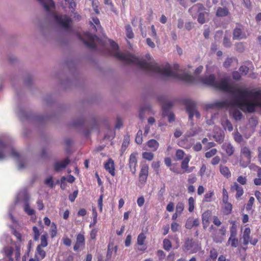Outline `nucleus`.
Listing matches in <instances>:
<instances>
[{
    "label": "nucleus",
    "mask_w": 261,
    "mask_h": 261,
    "mask_svg": "<svg viewBox=\"0 0 261 261\" xmlns=\"http://www.w3.org/2000/svg\"><path fill=\"white\" fill-rule=\"evenodd\" d=\"M214 195V192H209L208 193H206L204 195V198L206 201L207 202H210L211 201L212 197Z\"/></svg>",
    "instance_id": "nucleus-62"
},
{
    "label": "nucleus",
    "mask_w": 261,
    "mask_h": 261,
    "mask_svg": "<svg viewBox=\"0 0 261 261\" xmlns=\"http://www.w3.org/2000/svg\"><path fill=\"white\" fill-rule=\"evenodd\" d=\"M24 211L30 216L33 215L35 214L34 210L30 208L28 203L25 204L24 206Z\"/></svg>",
    "instance_id": "nucleus-55"
},
{
    "label": "nucleus",
    "mask_w": 261,
    "mask_h": 261,
    "mask_svg": "<svg viewBox=\"0 0 261 261\" xmlns=\"http://www.w3.org/2000/svg\"><path fill=\"white\" fill-rule=\"evenodd\" d=\"M261 96V91H253L247 89L238 91V95L228 102H232L233 105L228 106L224 108L229 109L230 115L236 121H240L242 118V113L236 107L244 112L253 113L257 107H261V101L256 100Z\"/></svg>",
    "instance_id": "nucleus-2"
},
{
    "label": "nucleus",
    "mask_w": 261,
    "mask_h": 261,
    "mask_svg": "<svg viewBox=\"0 0 261 261\" xmlns=\"http://www.w3.org/2000/svg\"><path fill=\"white\" fill-rule=\"evenodd\" d=\"M220 158L219 156L216 155L212 159V160L211 161V164L213 165H218L220 163Z\"/></svg>",
    "instance_id": "nucleus-63"
},
{
    "label": "nucleus",
    "mask_w": 261,
    "mask_h": 261,
    "mask_svg": "<svg viewBox=\"0 0 261 261\" xmlns=\"http://www.w3.org/2000/svg\"><path fill=\"white\" fill-rule=\"evenodd\" d=\"M48 234L46 232L41 236V243L38 245L41 247H45L47 246Z\"/></svg>",
    "instance_id": "nucleus-30"
},
{
    "label": "nucleus",
    "mask_w": 261,
    "mask_h": 261,
    "mask_svg": "<svg viewBox=\"0 0 261 261\" xmlns=\"http://www.w3.org/2000/svg\"><path fill=\"white\" fill-rule=\"evenodd\" d=\"M148 170H149V167L147 165H144L142 166L140 174H142L143 175L147 176L148 175Z\"/></svg>",
    "instance_id": "nucleus-45"
},
{
    "label": "nucleus",
    "mask_w": 261,
    "mask_h": 261,
    "mask_svg": "<svg viewBox=\"0 0 261 261\" xmlns=\"http://www.w3.org/2000/svg\"><path fill=\"white\" fill-rule=\"evenodd\" d=\"M86 35L87 38L89 39L90 41H84V44L89 48L95 49L96 48V45L94 43V40L96 38V36L89 33H87Z\"/></svg>",
    "instance_id": "nucleus-19"
},
{
    "label": "nucleus",
    "mask_w": 261,
    "mask_h": 261,
    "mask_svg": "<svg viewBox=\"0 0 261 261\" xmlns=\"http://www.w3.org/2000/svg\"><path fill=\"white\" fill-rule=\"evenodd\" d=\"M115 56L126 64L137 65L148 74H158L167 77L180 78L181 80L189 83H192L194 81V77L190 74L183 73L179 75L177 72L172 71L169 65L165 67H161L154 62H148L145 60H140L129 53H117Z\"/></svg>",
    "instance_id": "nucleus-1"
},
{
    "label": "nucleus",
    "mask_w": 261,
    "mask_h": 261,
    "mask_svg": "<svg viewBox=\"0 0 261 261\" xmlns=\"http://www.w3.org/2000/svg\"><path fill=\"white\" fill-rule=\"evenodd\" d=\"M4 252L7 257H10L12 255L14 249L12 247L6 246L3 248Z\"/></svg>",
    "instance_id": "nucleus-35"
},
{
    "label": "nucleus",
    "mask_w": 261,
    "mask_h": 261,
    "mask_svg": "<svg viewBox=\"0 0 261 261\" xmlns=\"http://www.w3.org/2000/svg\"><path fill=\"white\" fill-rule=\"evenodd\" d=\"M126 29V35L127 38L129 39H132L134 37V33L133 32L132 29L130 25H127L125 27Z\"/></svg>",
    "instance_id": "nucleus-38"
},
{
    "label": "nucleus",
    "mask_w": 261,
    "mask_h": 261,
    "mask_svg": "<svg viewBox=\"0 0 261 261\" xmlns=\"http://www.w3.org/2000/svg\"><path fill=\"white\" fill-rule=\"evenodd\" d=\"M173 105L171 102H165L163 106H162V112H170V109L172 107Z\"/></svg>",
    "instance_id": "nucleus-37"
},
{
    "label": "nucleus",
    "mask_w": 261,
    "mask_h": 261,
    "mask_svg": "<svg viewBox=\"0 0 261 261\" xmlns=\"http://www.w3.org/2000/svg\"><path fill=\"white\" fill-rule=\"evenodd\" d=\"M146 239V236L143 233H140L137 238V244L139 245H142Z\"/></svg>",
    "instance_id": "nucleus-42"
},
{
    "label": "nucleus",
    "mask_w": 261,
    "mask_h": 261,
    "mask_svg": "<svg viewBox=\"0 0 261 261\" xmlns=\"http://www.w3.org/2000/svg\"><path fill=\"white\" fill-rule=\"evenodd\" d=\"M151 32L150 34V36H152L156 41H159V39L157 35L156 32L154 25H152L151 26Z\"/></svg>",
    "instance_id": "nucleus-49"
},
{
    "label": "nucleus",
    "mask_w": 261,
    "mask_h": 261,
    "mask_svg": "<svg viewBox=\"0 0 261 261\" xmlns=\"http://www.w3.org/2000/svg\"><path fill=\"white\" fill-rule=\"evenodd\" d=\"M225 203V206L223 207V213L225 215H228L231 213L232 211V204L228 201Z\"/></svg>",
    "instance_id": "nucleus-32"
},
{
    "label": "nucleus",
    "mask_w": 261,
    "mask_h": 261,
    "mask_svg": "<svg viewBox=\"0 0 261 261\" xmlns=\"http://www.w3.org/2000/svg\"><path fill=\"white\" fill-rule=\"evenodd\" d=\"M147 144L148 147L150 148L153 151H156L159 146V143L155 139L149 140Z\"/></svg>",
    "instance_id": "nucleus-27"
},
{
    "label": "nucleus",
    "mask_w": 261,
    "mask_h": 261,
    "mask_svg": "<svg viewBox=\"0 0 261 261\" xmlns=\"http://www.w3.org/2000/svg\"><path fill=\"white\" fill-rule=\"evenodd\" d=\"M44 184L49 187L50 188H53L55 187V184L53 180V177L50 176V177L46 178L45 180Z\"/></svg>",
    "instance_id": "nucleus-48"
},
{
    "label": "nucleus",
    "mask_w": 261,
    "mask_h": 261,
    "mask_svg": "<svg viewBox=\"0 0 261 261\" xmlns=\"http://www.w3.org/2000/svg\"><path fill=\"white\" fill-rule=\"evenodd\" d=\"M153 154L151 152H144L143 158L148 161H151L153 159Z\"/></svg>",
    "instance_id": "nucleus-52"
},
{
    "label": "nucleus",
    "mask_w": 261,
    "mask_h": 261,
    "mask_svg": "<svg viewBox=\"0 0 261 261\" xmlns=\"http://www.w3.org/2000/svg\"><path fill=\"white\" fill-rule=\"evenodd\" d=\"M230 15L229 9L226 7H219L217 8L215 15L217 17H225Z\"/></svg>",
    "instance_id": "nucleus-13"
},
{
    "label": "nucleus",
    "mask_w": 261,
    "mask_h": 261,
    "mask_svg": "<svg viewBox=\"0 0 261 261\" xmlns=\"http://www.w3.org/2000/svg\"><path fill=\"white\" fill-rule=\"evenodd\" d=\"M223 44L224 46L226 48H229L231 47L232 45L231 42L230 41V39L226 36H224L223 38Z\"/></svg>",
    "instance_id": "nucleus-50"
},
{
    "label": "nucleus",
    "mask_w": 261,
    "mask_h": 261,
    "mask_svg": "<svg viewBox=\"0 0 261 261\" xmlns=\"http://www.w3.org/2000/svg\"><path fill=\"white\" fill-rule=\"evenodd\" d=\"M233 137L236 142L240 143L243 141V137L242 135L238 132H236L233 134Z\"/></svg>",
    "instance_id": "nucleus-43"
},
{
    "label": "nucleus",
    "mask_w": 261,
    "mask_h": 261,
    "mask_svg": "<svg viewBox=\"0 0 261 261\" xmlns=\"http://www.w3.org/2000/svg\"><path fill=\"white\" fill-rule=\"evenodd\" d=\"M105 168L112 176H114L115 175L114 163L113 160L110 159L105 164Z\"/></svg>",
    "instance_id": "nucleus-21"
},
{
    "label": "nucleus",
    "mask_w": 261,
    "mask_h": 261,
    "mask_svg": "<svg viewBox=\"0 0 261 261\" xmlns=\"http://www.w3.org/2000/svg\"><path fill=\"white\" fill-rule=\"evenodd\" d=\"M189 208L190 212H192L194 209L195 200L194 199L191 197L188 199Z\"/></svg>",
    "instance_id": "nucleus-41"
},
{
    "label": "nucleus",
    "mask_w": 261,
    "mask_h": 261,
    "mask_svg": "<svg viewBox=\"0 0 261 261\" xmlns=\"http://www.w3.org/2000/svg\"><path fill=\"white\" fill-rule=\"evenodd\" d=\"M238 239L236 238V237L232 236H230L227 241V243H230L231 246L232 247H237L238 246Z\"/></svg>",
    "instance_id": "nucleus-34"
},
{
    "label": "nucleus",
    "mask_w": 261,
    "mask_h": 261,
    "mask_svg": "<svg viewBox=\"0 0 261 261\" xmlns=\"http://www.w3.org/2000/svg\"><path fill=\"white\" fill-rule=\"evenodd\" d=\"M220 172L225 177L228 178L231 176V172L229 169L225 166L220 165Z\"/></svg>",
    "instance_id": "nucleus-26"
},
{
    "label": "nucleus",
    "mask_w": 261,
    "mask_h": 261,
    "mask_svg": "<svg viewBox=\"0 0 261 261\" xmlns=\"http://www.w3.org/2000/svg\"><path fill=\"white\" fill-rule=\"evenodd\" d=\"M233 59L231 58H227L223 63V66L225 68L229 67L232 63Z\"/></svg>",
    "instance_id": "nucleus-61"
},
{
    "label": "nucleus",
    "mask_w": 261,
    "mask_h": 261,
    "mask_svg": "<svg viewBox=\"0 0 261 261\" xmlns=\"http://www.w3.org/2000/svg\"><path fill=\"white\" fill-rule=\"evenodd\" d=\"M185 152L181 149H178L176 152V157L177 160H181L184 156Z\"/></svg>",
    "instance_id": "nucleus-51"
},
{
    "label": "nucleus",
    "mask_w": 261,
    "mask_h": 261,
    "mask_svg": "<svg viewBox=\"0 0 261 261\" xmlns=\"http://www.w3.org/2000/svg\"><path fill=\"white\" fill-rule=\"evenodd\" d=\"M237 181L242 185H244L247 182V178L246 176H239L237 178Z\"/></svg>",
    "instance_id": "nucleus-58"
},
{
    "label": "nucleus",
    "mask_w": 261,
    "mask_h": 261,
    "mask_svg": "<svg viewBox=\"0 0 261 261\" xmlns=\"http://www.w3.org/2000/svg\"><path fill=\"white\" fill-rule=\"evenodd\" d=\"M235 47L236 50L239 53H243L245 50L244 45L242 42L237 43Z\"/></svg>",
    "instance_id": "nucleus-47"
},
{
    "label": "nucleus",
    "mask_w": 261,
    "mask_h": 261,
    "mask_svg": "<svg viewBox=\"0 0 261 261\" xmlns=\"http://www.w3.org/2000/svg\"><path fill=\"white\" fill-rule=\"evenodd\" d=\"M233 105V103L232 102L228 103V100H225L223 101H217L214 103L206 104L205 106V108L206 110L210 109H221L224 108L226 106H231Z\"/></svg>",
    "instance_id": "nucleus-7"
},
{
    "label": "nucleus",
    "mask_w": 261,
    "mask_h": 261,
    "mask_svg": "<svg viewBox=\"0 0 261 261\" xmlns=\"http://www.w3.org/2000/svg\"><path fill=\"white\" fill-rule=\"evenodd\" d=\"M9 153H10L11 155L17 161L18 169L20 170L23 169L25 166V160L10 144L5 142L0 138V160L5 159L6 157V154Z\"/></svg>",
    "instance_id": "nucleus-3"
},
{
    "label": "nucleus",
    "mask_w": 261,
    "mask_h": 261,
    "mask_svg": "<svg viewBox=\"0 0 261 261\" xmlns=\"http://www.w3.org/2000/svg\"><path fill=\"white\" fill-rule=\"evenodd\" d=\"M129 136L128 135H126L124 136V140L121 146V150L123 151H125L127 147L129 144Z\"/></svg>",
    "instance_id": "nucleus-33"
},
{
    "label": "nucleus",
    "mask_w": 261,
    "mask_h": 261,
    "mask_svg": "<svg viewBox=\"0 0 261 261\" xmlns=\"http://www.w3.org/2000/svg\"><path fill=\"white\" fill-rule=\"evenodd\" d=\"M199 220L198 219L194 220L188 219L185 225V227L188 229H191L193 227H197L199 225Z\"/></svg>",
    "instance_id": "nucleus-25"
},
{
    "label": "nucleus",
    "mask_w": 261,
    "mask_h": 261,
    "mask_svg": "<svg viewBox=\"0 0 261 261\" xmlns=\"http://www.w3.org/2000/svg\"><path fill=\"white\" fill-rule=\"evenodd\" d=\"M246 37V34L241 28L237 27L233 30L232 37L233 40H241L245 39Z\"/></svg>",
    "instance_id": "nucleus-14"
},
{
    "label": "nucleus",
    "mask_w": 261,
    "mask_h": 261,
    "mask_svg": "<svg viewBox=\"0 0 261 261\" xmlns=\"http://www.w3.org/2000/svg\"><path fill=\"white\" fill-rule=\"evenodd\" d=\"M54 18L55 21L60 25L66 31H69L70 29L69 23L71 22V19L66 15H55Z\"/></svg>",
    "instance_id": "nucleus-6"
},
{
    "label": "nucleus",
    "mask_w": 261,
    "mask_h": 261,
    "mask_svg": "<svg viewBox=\"0 0 261 261\" xmlns=\"http://www.w3.org/2000/svg\"><path fill=\"white\" fill-rule=\"evenodd\" d=\"M218 256V253L215 248H212L210 251V257L211 259L215 260Z\"/></svg>",
    "instance_id": "nucleus-56"
},
{
    "label": "nucleus",
    "mask_w": 261,
    "mask_h": 261,
    "mask_svg": "<svg viewBox=\"0 0 261 261\" xmlns=\"http://www.w3.org/2000/svg\"><path fill=\"white\" fill-rule=\"evenodd\" d=\"M184 103L190 120L192 121L194 115H195L197 118L200 117V114L197 110L196 103L194 101L186 100Z\"/></svg>",
    "instance_id": "nucleus-5"
},
{
    "label": "nucleus",
    "mask_w": 261,
    "mask_h": 261,
    "mask_svg": "<svg viewBox=\"0 0 261 261\" xmlns=\"http://www.w3.org/2000/svg\"><path fill=\"white\" fill-rule=\"evenodd\" d=\"M184 247L187 250H191L192 252H196L199 250L200 247L198 244L193 239H187L185 243Z\"/></svg>",
    "instance_id": "nucleus-10"
},
{
    "label": "nucleus",
    "mask_w": 261,
    "mask_h": 261,
    "mask_svg": "<svg viewBox=\"0 0 261 261\" xmlns=\"http://www.w3.org/2000/svg\"><path fill=\"white\" fill-rule=\"evenodd\" d=\"M78 194V190H75L72 194H70L69 195V200L73 202L74 201L75 198H76Z\"/></svg>",
    "instance_id": "nucleus-59"
},
{
    "label": "nucleus",
    "mask_w": 261,
    "mask_h": 261,
    "mask_svg": "<svg viewBox=\"0 0 261 261\" xmlns=\"http://www.w3.org/2000/svg\"><path fill=\"white\" fill-rule=\"evenodd\" d=\"M213 241L216 243H221L223 241V240H224V238L223 237L218 236H217L216 234H214L213 236Z\"/></svg>",
    "instance_id": "nucleus-54"
},
{
    "label": "nucleus",
    "mask_w": 261,
    "mask_h": 261,
    "mask_svg": "<svg viewBox=\"0 0 261 261\" xmlns=\"http://www.w3.org/2000/svg\"><path fill=\"white\" fill-rule=\"evenodd\" d=\"M222 148L225 151L226 154L230 156L234 152V148L230 143H225L222 145Z\"/></svg>",
    "instance_id": "nucleus-22"
},
{
    "label": "nucleus",
    "mask_w": 261,
    "mask_h": 261,
    "mask_svg": "<svg viewBox=\"0 0 261 261\" xmlns=\"http://www.w3.org/2000/svg\"><path fill=\"white\" fill-rule=\"evenodd\" d=\"M205 10V8L202 4L197 3L190 8L188 12L193 18L195 19L198 13L199 14L201 11H204Z\"/></svg>",
    "instance_id": "nucleus-8"
},
{
    "label": "nucleus",
    "mask_w": 261,
    "mask_h": 261,
    "mask_svg": "<svg viewBox=\"0 0 261 261\" xmlns=\"http://www.w3.org/2000/svg\"><path fill=\"white\" fill-rule=\"evenodd\" d=\"M217 149H216V148L212 149L209 151L205 152V158H206L207 159L211 158L213 157V156L215 155V154L217 153Z\"/></svg>",
    "instance_id": "nucleus-44"
},
{
    "label": "nucleus",
    "mask_w": 261,
    "mask_h": 261,
    "mask_svg": "<svg viewBox=\"0 0 261 261\" xmlns=\"http://www.w3.org/2000/svg\"><path fill=\"white\" fill-rule=\"evenodd\" d=\"M70 160L66 158L61 162H56L54 164V170L56 172H59L66 167L69 164Z\"/></svg>",
    "instance_id": "nucleus-16"
},
{
    "label": "nucleus",
    "mask_w": 261,
    "mask_h": 261,
    "mask_svg": "<svg viewBox=\"0 0 261 261\" xmlns=\"http://www.w3.org/2000/svg\"><path fill=\"white\" fill-rule=\"evenodd\" d=\"M239 72L244 75H246L249 71V68L246 66H241L239 68Z\"/></svg>",
    "instance_id": "nucleus-57"
},
{
    "label": "nucleus",
    "mask_w": 261,
    "mask_h": 261,
    "mask_svg": "<svg viewBox=\"0 0 261 261\" xmlns=\"http://www.w3.org/2000/svg\"><path fill=\"white\" fill-rule=\"evenodd\" d=\"M200 81L204 85L215 87L216 81L214 74L205 75L200 77Z\"/></svg>",
    "instance_id": "nucleus-11"
},
{
    "label": "nucleus",
    "mask_w": 261,
    "mask_h": 261,
    "mask_svg": "<svg viewBox=\"0 0 261 261\" xmlns=\"http://www.w3.org/2000/svg\"><path fill=\"white\" fill-rule=\"evenodd\" d=\"M241 153L246 158V161L243 162L240 161V165L243 167H246L250 163L251 159V152L248 147L245 146L241 148Z\"/></svg>",
    "instance_id": "nucleus-9"
},
{
    "label": "nucleus",
    "mask_w": 261,
    "mask_h": 261,
    "mask_svg": "<svg viewBox=\"0 0 261 261\" xmlns=\"http://www.w3.org/2000/svg\"><path fill=\"white\" fill-rule=\"evenodd\" d=\"M215 88L219 89L222 91L230 93L233 97V98L238 95L239 90H242L241 89H234L229 84L228 80L225 78L219 81H216Z\"/></svg>",
    "instance_id": "nucleus-4"
},
{
    "label": "nucleus",
    "mask_w": 261,
    "mask_h": 261,
    "mask_svg": "<svg viewBox=\"0 0 261 261\" xmlns=\"http://www.w3.org/2000/svg\"><path fill=\"white\" fill-rule=\"evenodd\" d=\"M172 247V244L169 240L165 239L163 240V248L165 250L169 251Z\"/></svg>",
    "instance_id": "nucleus-40"
},
{
    "label": "nucleus",
    "mask_w": 261,
    "mask_h": 261,
    "mask_svg": "<svg viewBox=\"0 0 261 261\" xmlns=\"http://www.w3.org/2000/svg\"><path fill=\"white\" fill-rule=\"evenodd\" d=\"M231 190L232 191H236L237 192L236 195V198L237 199H239L244 194L243 188L237 182H234L233 185L231 187Z\"/></svg>",
    "instance_id": "nucleus-20"
},
{
    "label": "nucleus",
    "mask_w": 261,
    "mask_h": 261,
    "mask_svg": "<svg viewBox=\"0 0 261 261\" xmlns=\"http://www.w3.org/2000/svg\"><path fill=\"white\" fill-rule=\"evenodd\" d=\"M207 13L204 11H201L197 15V21L202 24L206 22L205 15Z\"/></svg>",
    "instance_id": "nucleus-31"
},
{
    "label": "nucleus",
    "mask_w": 261,
    "mask_h": 261,
    "mask_svg": "<svg viewBox=\"0 0 261 261\" xmlns=\"http://www.w3.org/2000/svg\"><path fill=\"white\" fill-rule=\"evenodd\" d=\"M254 201V198L253 197H250L246 206V209L247 211H249L252 208Z\"/></svg>",
    "instance_id": "nucleus-53"
},
{
    "label": "nucleus",
    "mask_w": 261,
    "mask_h": 261,
    "mask_svg": "<svg viewBox=\"0 0 261 261\" xmlns=\"http://www.w3.org/2000/svg\"><path fill=\"white\" fill-rule=\"evenodd\" d=\"M137 164V160L136 158V154L135 153H132L129 156L128 165L130 171L133 174H134L136 173V167Z\"/></svg>",
    "instance_id": "nucleus-17"
},
{
    "label": "nucleus",
    "mask_w": 261,
    "mask_h": 261,
    "mask_svg": "<svg viewBox=\"0 0 261 261\" xmlns=\"http://www.w3.org/2000/svg\"><path fill=\"white\" fill-rule=\"evenodd\" d=\"M162 117L168 118V121L169 123H172L175 121V115L173 113L170 112H162Z\"/></svg>",
    "instance_id": "nucleus-29"
},
{
    "label": "nucleus",
    "mask_w": 261,
    "mask_h": 261,
    "mask_svg": "<svg viewBox=\"0 0 261 261\" xmlns=\"http://www.w3.org/2000/svg\"><path fill=\"white\" fill-rule=\"evenodd\" d=\"M231 223L232 226L230 229V236L236 237L237 234V226L236 225L235 222L233 221L231 222Z\"/></svg>",
    "instance_id": "nucleus-39"
},
{
    "label": "nucleus",
    "mask_w": 261,
    "mask_h": 261,
    "mask_svg": "<svg viewBox=\"0 0 261 261\" xmlns=\"http://www.w3.org/2000/svg\"><path fill=\"white\" fill-rule=\"evenodd\" d=\"M250 233L251 230L249 227H247L245 229L243 234V244L244 245H247L249 243V240L250 239Z\"/></svg>",
    "instance_id": "nucleus-24"
},
{
    "label": "nucleus",
    "mask_w": 261,
    "mask_h": 261,
    "mask_svg": "<svg viewBox=\"0 0 261 261\" xmlns=\"http://www.w3.org/2000/svg\"><path fill=\"white\" fill-rule=\"evenodd\" d=\"M178 227H179V224L177 223L174 222L171 223V229L173 232H174L177 231L178 230Z\"/></svg>",
    "instance_id": "nucleus-64"
},
{
    "label": "nucleus",
    "mask_w": 261,
    "mask_h": 261,
    "mask_svg": "<svg viewBox=\"0 0 261 261\" xmlns=\"http://www.w3.org/2000/svg\"><path fill=\"white\" fill-rule=\"evenodd\" d=\"M191 158L190 155H188L184 158L181 164V168L184 170V172H191L192 170H189V163Z\"/></svg>",
    "instance_id": "nucleus-23"
},
{
    "label": "nucleus",
    "mask_w": 261,
    "mask_h": 261,
    "mask_svg": "<svg viewBox=\"0 0 261 261\" xmlns=\"http://www.w3.org/2000/svg\"><path fill=\"white\" fill-rule=\"evenodd\" d=\"M85 246V238L83 234L79 233L76 236V242L73 247V250L75 251Z\"/></svg>",
    "instance_id": "nucleus-12"
},
{
    "label": "nucleus",
    "mask_w": 261,
    "mask_h": 261,
    "mask_svg": "<svg viewBox=\"0 0 261 261\" xmlns=\"http://www.w3.org/2000/svg\"><path fill=\"white\" fill-rule=\"evenodd\" d=\"M221 124L225 130L227 129L229 132H231L233 130V126L231 122L228 119L222 121Z\"/></svg>",
    "instance_id": "nucleus-28"
},
{
    "label": "nucleus",
    "mask_w": 261,
    "mask_h": 261,
    "mask_svg": "<svg viewBox=\"0 0 261 261\" xmlns=\"http://www.w3.org/2000/svg\"><path fill=\"white\" fill-rule=\"evenodd\" d=\"M37 251L38 253L40 255L41 258L43 259L45 257L46 252L45 251L41 249V247L40 246L37 247Z\"/></svg>",
    "instance_id": "nucleus-60"
},
{
    "label": "nucleus",
    "mask_w": 261,
    "mask_h": 261,
    "mask_svg": "<svg viewBox=\"0 0 261 261\" xmlns=\"http://www.w3.org/2000/svg\"><path fill=\"white\" fill-rule=\"evenodd\" d=\"M135 141L136 143L138 144H141L143 142V138H142V131L141 129H139L136 136L135 138Z\"/></svg>",
    "instance_id": "nucleus-36"
},
{
    "label": "nucleus",
    "mask_w": 261,
    "mask_h": 261,
    "mask_svg": "<svg viewBox=\"0 0 261 261\" xmlns=\"http://www.w3.org/2000/svg\"><path fill=\"white\" fill-rule=\"evenodd\" d=\"M224 133L220 129L215 130L213 138L218 143H222L224 140Z\"/></svg>",
    "instance_id": "nucleus-18"
},
{
    "label": "nucleus",
    "mask_w": 261,
    "mask_h": 261,
    "mask_svg": "<svg viewBox=\"0 0 261 261\" xmlns=\"http://www.w3.org/2000/svg\"><path fill=\"white\" fill-rule=\"evenodd\" d=\"M211 217L212 212L210 210H207L202 214V221L204 229H206L209 225Z\"/></svg>",
    "instance_id": "nucleus-15"
},
{
    "label": "nucleus",
    "mask_w": 261,
    "mask_h": 261,
    "mask_svg": "<svg viewBox=\"0 0 261 261\" xmlns=\"http://www.w3.org/2000/svg\"><path fill=\"white\" fill-rule=\"evenodd\" d=\"M184 209V204L182 202H178L176 206V212L178 213L179 215L181 214Z\"/></svg>",
    "instance_id": "nucleus-46"
}]
</instances>
